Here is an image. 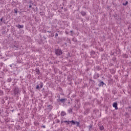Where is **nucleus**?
<instances>
[{
  "label": "nucleus",
  "mask_w": 131,
  "mask_h": 131,
  "mask_svg": "<svg viewBox=\"0 0 131 131\" xmlns=\"http://www.w3.org/2000/svg\"><path fill=\"white\" fill-rule=\"evenodd\" d=\"M55 54H56V55H57V56H60V55H62V54H63V53L62 52L61 50L57 49L55 51Z\"/></svg>",
  "instance_id": "1"
},
{
  "label": "nucleus",
  "mask_w": 131,
  "mask_h": 131,
  "mask_svg": "<svg viewBox=\"0 0 131 131\" xmlns=\"http://www.w3.org/2000/svg\"><path fill=\"white\" fill-rule=\"evenodd\" d=\"M66 115V113L64 111L61 112V116H65Z\"/></svg>",
  "instance_id": "6"
},
{
  "label": "nucleus",
  "mask_w": 131,
  "mask_h": 131,
  "mask_svg": "<svg viewBox=\"0 0 131 131\" xmlns=\"http://www.w3.org/2000/svg\"><path fill=\"white\" fill-rule=\"evenodd\" d=\"M100 130H103V129H104V127H103V126H101V127H100Z\"/></svg>",
  "instance_id": "14"
},
{
  "label": "nucleus",
  "mask_w": 131,
  "mask_h": 131,
  "mask_svg": "<svg viewBox=\"0 0 131 131\" xmlns=\"http://www.w3.org/2000/svg\"><path fill=\"white\" fill-rule=\"evenodd\" d=\"M92 127H93V126L92 125H90L89 126V130H91V129H92Z\"/></svg>",
  "instance_id": "10"
},
{
  "label": "nucleus",
  "mask_w": 131,
  "mask_h": 131,
  "mask_svg": "<svg viewBox=\"0 0 131 131\" xmlns=\"http://www.w3.org/2000/svg\"><path fill=\"white\" fill-rule=\"evenodd\" d=\"M101 83H102V84H104V82L102 81Z\"/></svg>",
  "instance_id": "22"
},
{
  "label": "nucleus",
  "mask_w": 131,
  "mask_h": 131,
  "mask_svg": "<svg viewBox=\"0 0 131 131\" xmlns=\"http://www.w3.org/2000/svg\"><path fill=\"white\" fill-rule=\"evenodd\" d=\"M70 123H72V124L75 125L76 122L73 120H72V121H70Z\"/></svg>",
  "instance_id": "9"
},
{
  "label": "nucleus",
  "mask_w": 131,
  "mask_h": 131,
  "mask_svg": "<svg viewBox=\"0 0 131 131\" xmlns=\"http://www.w3.org/2000/svg\"><path fill=\"white\" fill-rule=\"evenodd\" d=\"M32 6H31V5H30L29 6V8L30 9V8H32Z\"/></svg>",
  "instance_id": "19"
},
{
  "label": "nucleus",
  "mask_w": 131,
  "mask_h": 131,
  "mask_svg": "<svg viewBox=\"0 0 131 131\" xmlns=\"http://www.w3.org/2000/svg\"><path fill=\"white\" fill-rule=\"evenodd\" d=\"M81 14L82 16H85V15H86V13H85V12L84 11L81 12Z\"/></svg>",
  "instance_id": "8"
},
{
  "label": "nucleus",
  "mask_w": 131,
  "mask_h": 131,
  "mask_svg": "<svg viewBox=\"0 0 131 131\" xmlns=\"http://www.w3.org/2000/svg\"><path fill=\"white\" fill-rule=\"evenodd\" d=\"M4 94V92L3 91H0V96H2Z\"/></svg>",
  "instance_id": "13"
},
{
  "label": "nucleus",
  "mask_w": 131,
  "mask_h": 131,
  "mask_svg": "<svg viewBox=\"0 0 131 131\" xmlns=\"http://www.w3.org/2000/svg\"><path fill=\"white\" fill-rule=\"evenodd\" d=\"M16 27L19 28V29L23 28L24 27V26L18 25L16 26Z\"/></svg>",
  "instance_id": "5"
},
{
  "label": "nucleus",
  "mask_w": 131,
  "mask_h": 131,
  "mask_svg": "<svg viewBox=\"0 0 131 131\" xmlns=\"http://www.w3.org/2000/svg\"><path fill=\"white\" fill-rule=\"evenodd\" d=\"M15 13H17V11H15Z\"/></svg>",
  "instance_id": "25"
},
{
  "label": "nucleus",
  "mask_w": 131,
  "mask_h": 131,
  "mask_svg": "<svg viewBox=\"0 0 131 131\" xmlns=\"http://www.w3.org/2000/svg\"><path fill=\"white\" fill-rule=\"evenodd\" d=\"M93 54H95V52H93Z\"/></svg>",
  "instance_id": "26"
},
{
  "label": "nucleus",
  "mask_w": 131,
  "mask_h": 131,
  "mask_svg": "<svg viewBox=\"0 0 131 131\" xmlns=\"http://www.w3.org/2000/svg\"><path fill=\"white\" fill-rule=\"evenodd\" d=\"M41 127H43V128H46V126L45 125H42V126H41Z\"/></svg>",
  "instance_id": "18"
},
{
  "label": "nucleus",
  "mask_w": 131,
  "mask_h": 131,
  "mask_svg": "<svg viewBox=\"0 0 131 131\" xmlns=\"http://www.w3.org/2000/svg\"><path fill=\"white\" fill-rule=\"evenodd\" d=\"M36 89L37 90H38V89H40L39 86V85H37V86L36 87Z\"/></svg>",
  "instance_id": "15"
},
{
  "label": "nucleus",
  "mask_w": 131,
  "mask_h": 131,
  "mask_svg": "<svg viewBox=\"0 0 131 131\" xmlns=\"http://www.w3.org/2000/svg\"><path fill=\"white\" fill-rule=\"evenodd\" d=\"M128 3V2L127 1H126L125 3L123 4V6H126V5H127V4Z\"/></svg>",
  "instance_id": "11"
},
{
  "label": "nucleus",
  "mask_w": 131,
  "mask_h": 131,
  "mask_svg": "<svg viewBox=\"0 0 131 131\" xmlns=\"http://www.w3.org/2000/svg\"><path fill=\"white\" fill-rule=\"evenodd\" d=\"M9 81H11V79H8Z\"/></svg>",
  "instance_id": "23"
},
{
  "label": "nucleus",
  "mask_w": 131,
  "mask_h": 131,
  "mask_svg": "<svg viewBox=\"0 0 131 131\" xmlns=\"http://www.w3.org/2000/svg\"><path fill=\"white\" fill-rule=\"evenodd\" d=\"M113 107H114L116 110H117V109H118V107H117V103H114L113 104Z\"/></svg>",
  "instance_id": "3"
},
{
  "label": "nucleus",
  "mask_w": 131,
  "mask_h": 131,
  "mask_svg": "<svg viewBox=\"0 0 131 131\" xmlns=\"http://www.w3.org/2000/svg\"><path fill=\"white\" fill-rule=\"evenodd\" d=\"M75 124L77 125V126H78L79 125V122L76 121Z\"/></svg>",
  "instance_id": "12"
},
{
  "label": "nucleus",
  "mask_w": 131,
  "mask_h": 131,
  "mask_svg": "<svg viewBox=\"0 0 131 131\" xmlns=\"http://www.w3.org/2000/svg\"><path fill=\"white\" fill-rule=\"evenodd\" d=\"M55 36H56V37L58 36V33H56V34H55Z\"/></svg>",
  "instance_id": "20"
},
{
  "label": "nucleus",
  "mask_w": 131,
  "mask_h": 131,
  "mask_svg": "<svg viewBox=\"0 0 131 131\" xmlns=\"http://www.w3.org/2000/svg\"><path fill=\"white\" fill-rule=\"evenodd\" d=\"M63 122L66 123L67 125H68L70 123V121H63Z\"/></svg>",
  "instance_id": "7"
},
{
  "label": "nucleus",
  "mask_w": 131,
  "mask_h": 131,
  "mask_svg": "<svg viewBox=\"0 0 131 131\" xmlns=\"http://www.w3.org/2000/svg\"><path fill=\"white\" fill-rule=\"evenodd\" d=\"M40 89H42V84L40 85Z\"/></svg>",
  "instance_id": "17"
},
{
  "label": "nucleus",
  "mask_w": 131,
  "mask_h": 131,
  "mask_svg": "<svg viewBox=\"0 0 131 131\" xmlns=\"http://www.w3.org/2000/svg\"><path fill=\"white\" fill-rule=\"evenodd\" d=\"M4 20V18H3V17H2L1 18V22H3V20Z\"/></svg>",
  "instance_id": "16"
},
{
  "label": "nucleus",
  "mask_w": 131,
  "mask_h": 131,
  "mask_svg": "<svg viewBox=\"0 0 131 131\" xmlns=\"http://www.w3.org/2000/svg\"><path fill=\"white\" fill-rule=\"evenodd\" d=\"M14 93V95H18V94H20V90L18 88H15Z\"/></svg>",
  "instance_id": "2"
},
{
  "label": "nucleus",
  "mask_w": 131,
  "mask_h": 131,
  "mask_svg": "<svg viewBox=\"0 0 131 131\" xmlns=\"http://www.w3.org/2000/svg\"><path fill=\"white\" fill-rule=\"evenodd\" d=\"M57 122H60V121L59 120H57Z\"/></svg>",
  "instance_id": "21"
},
{
  "label": "nucleus",
  "mask_w": 131,
  "mask_h": 131,
  "mask_svg": "<svg viewBox=\"0 0 131 131\" xmlns=\"http://www.w3.org/2000/svg\"><path fill=\"white\" fill-rule=\"evenodd\" d=\"M65 101H67V99H59L58 100V102H61V103H64Z\"/></svg>",
  "instance_id": "4"
},
{
  "label": "nucleus",
  "mask_w": 131,
  "mask_h": 131,
  "mask_svg": "<svg viewBox=\"0 0 131 131\" xmlns=\"http://www.w3.org/2000/svg\"><path fill=\"white\" fill-rule=\"evenodd\" d=\"M70 32H72V31H71Z\"/></svg>",
  "instance_id": "24"
}]
</instances>
